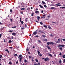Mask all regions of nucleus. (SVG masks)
I'll return each instance as SVG.
<instances>
[{
	"mask_svg": "<svg viewBox=\"0 0 65 65\" xmlns=\"http://www.w3.org/2000/svg\"><path fill=\"white\" fill-rule=\"evenodd\" d=\"M42 60H44V61H48L50 60V59L48 57L46 58H42Z\"/></svg>",
	"mask_w": 65,
	"mask_h": 65,
	"instance_id": "f257e3e1",
	"label": "nucleus"
},
{
	"mask_svg": "<svg viewBox=\"0 0 65 65\" xmlns=\"http://www.w3.org/2000/svg\"><path fill=\"white\" fill-rule=\"evenodd\" d=\"M37 52L38 54V55L39 56V57H41L42 56V54H40V52L39 51H38Z\"/></svg>",
	"mask_w": 65,
	"mask_h": 65,
	"instance_id": "f03ea898",
	"label": "nucleus"
},
{
	"mask_svg": "<svg viewBox=\"0 0 65 65\" xmlns=\"http://www.w3.org/2000/svg\"><path fill=\"white\" fill-rule=\"evenodd\" d=\"M47 47L48 49V50H51V47H49V46H48V45H47L46 46Z\"/></svg>",
	"mask_w": 65,
	"mask_h": 65,
	"instance_id": "7ed1b4c3",
	"label": "nucleus"
},
{
	"mask_svg": "<svg viewBox=\"0 0 65 65\" xmlns=\"http://www.w3.org/2000/svg\"><path fill=\"white\" fill-rule=\"evenodd\" d=\"M22 58H23L22 57L20 58H19V62H22Z\"/></svg>",
	"mask_w": 65,
	"mask_h": 65,
	"instance_id": "20e7f679",
	"label": "nucleus"
},
{
	"mask_svg": "<svg viewBox=\"0 0 65 65\" xmlns=\"http://www.w3.org/2000/svg\"><path fill=\"white\" fill-rule=\"evenodd\" d=\"M58 46V47H60V46H61L62 47H64V46H65V45H59Z\"/></svg>",
	"mask_w": 65,
	"mask_h": 65,
	"instance_id": "39448f33",
	"label": "nucleus"
},
{
	"mask_svg": "<svg viewBox=\"0 0 65 65\" xmlns=\"http://www.w3.org/2000/svg\"><path fill=\"white\" fill-rule=\"evenodd\" d=\"M33 34L36 35V34H37V32H34L33 33Z\"/></svg>",
	"mask_w": 65,
	"mask_h": 65,
	"instance_id": "423d86ee",
	"label": "nucleus"
},
{
	"mask_svg": "<svg viewBox=\"0 0 65 65\" xmlns=\"http://www.w3.org/2000/svg\"><path fill=\"white\" fill-rule=\"evenodd\" d=\"M39 6L41 8H43V7L41 6V5H39Z\"/></svg>",
	"mask_w": 65,
	"mask_h": 65,
	"instance_id": "0eeeda50",
	"label": "nucleus"
},
{
	"mask_svg": "<svg viewBox=\"0 0 65 65\" xmlns=\"http://www.w3.org/2000/svg\"><path fill=\"white\" fill-rule=\"evenodd\" d=\"M55 43L53 42H50V44H52V45H54V44Z\"/></svg>",
	"mask_w": 65,
	"mask_h": 65,
	"instance_id": "6e6552de",
	"label": "nucleus"
},
{
	"mask_svg": "<svg viewBox=\"0 0 65 65\" xmlns=\"http://www.w3.org/2000/svg\"><path fill=\"white\" fill-rule=\"evenodd\" d=\"M47 45H49V44H51V42H48L47 43Z\"/></svg>",
	"mask_w": 65,
	"mask_h": 65,
	"instance_id": "1a4fd4ad",
	"label": "nucleus"
},
{
	"mask_svg": "<svg viewBox=\"0 0 65 65\" xmlns=\"http://www.w3.org/2000/svg\"><path fill=\"white\" fill-rule=\"evenodd\" d=\"M48 56H50V57H52V55L50 53L48 54Z\"/></svg>",
	"mask_w": 65,
	"mask_h": 65,
	"instance_id": "9d476101",
	"label": "nucleus"
},
{
	"mask_svg": "<svg viewBox=\"0 0 65 65\" xmlns=\"http://www.w3.org/2000/svg\"><path fill=\"white\" fill-rule=\"evenodd\" d=\"M9 32H10V33H12V32H13V30L12 31L10 29L9 30Z\"/></svg>",
	"mask_w": 65,
	"mask_h": 65,
	"instance_id": "9b49d317",
	"label": "nucleus"
},
{
	"mask_svg": "<svg viewBox=\"0 0 65 65\" xmlns=\"http://www.w3.org/2000/svg\"><path fill=\"white\" fill-rule=\"evenodd\" d=\"M42 3L43 4H46L43 1H42Z\"/></svg>",
	"mask_w": 65,
	"mask_h": 65,
	"instance_id": "f8f14e48",
	"label": "nucleus"
},
{
	"mask_svg": "<svg viewBox=\"0 0 65 65\" xmlns=\"http://www.w3.org/2000/svg\"><path fill=\"white\" fill-rule=\"evenodd\" d=\"M51 8V9H54V10H55V9H56V8L54 7H52Z\"/></svg>",
	"mask_w": 65,
	"mask_h": 65,
	"instance_id": "ddd939ff",
	"label": "nucleus"
},
{
	"mask_svg": "<svg viewBox=\"0 0 65 65\" xmlns=\"http://www.w3.org/2000/svg\"><path fill=\"white\" fill-rule=\"evenodd\" d=\"M11 40H10L8 42V43H11Z\"/></svg>",
	"mask_w": 65,
	"mask_h": 65,
	"instance_id": "4468645a",
	"label": "nucleus"
},
{
	"mask_svg": "<svg viewBox=\"0 0 65 65\" xmlns=\"http://www.w3.org/2000/svg\"><path fill=\"white\" fill-rule=\"evenodd\" d=\"M22 5V7H24V6H24V4H21Z\"/></svg>",
	"mask_w": 65,
	"mask_h": 65,
	"instance_id": "2eb2a0df",
	"label": "nucleus"
},
{
	"mask_svg": "<svg viewBox=\"0 0 65 65\" xmlns=\"http://www.w3.org/2000/svg\"><path fill=\"white\" fill-rule=\"evenodd\" d=\"M27 9L28 11H30L31 10V9H30V8H28Z\"/></svg>",
	"mask_w": 65,
	"mask_h": 65,
	"instance_id": "dca6fc26",
	"label": "nucleus"
},
{
	"mask_svg": "<svg viewBox=\"0 0 65 65\" xmlns=\"http://www.w3.org/2000/svg\"><path fill=\"white\" fill-rule=\"evenodd\" d=\"M12 35H16V34L15 33H12Z\"/></svg>",
	"mask_w": 65,
	"mask_h": 65,
	"instance_id": "f3484780",
	"label": "nucleus"
},
{
	"mask_svg": "<svg viewBox=\"0 0 65 65\" xmlns=\"http://www.w3.org/2000/svg\"><path fill=\"white\" fill-rule=\"evenodd\" d=\"M35 61L37 62H38V60H37V59H35Z\"/></svg>",
	"mask_w": 65,
	"mask_h": 65,
	"instance_id": "a211bd4d",
	"label": "nucleus"
},
{
	"mask_svg": "<svg viewBox=\"0 0 65 65\" xmlns=\"http://www.w3.org/2000/svg\"><path fill=\"white\" fill-rule=\"evenodd\" d=\"M59 49L60 50H63V48L62 47H60L59 48Z\"/></svg>",
	"mask_w": 65,
	"mask_h": 65,
	"instance_id": "6ab92c4d",
	"label": "nucleus"
},
{
	"mask_svg": "<svg viewBox=\"0 0 65 65\" xmlns=\"http://www.w3.org/2000/svg\"><path fill=\"white\" fill-rule=\"evenodd\" d=\"M10 12L12 13V9H11L10 10Z\"/></svg>",
	"mask_w": 65,
	"mask_h": 65,
	"instance_id": "aec40b11",
	"label": "nucleus"
},
{
	"mask_svg": "<svg viewBox=\"0 0 65 65\" xmlns=\"http://www.w3.org/2000/svg\"><path fill=\"white\" fill-rule=\"evenodd\" d=\"M7 38L9 40V39H11V38H10V37H7Z\"/></svg>",
	"mask_w": 65,
	"mask_h": 65,
	"instance_id": "412c9836",
	"label": "nucleus"
},
{
	"mask_svg": "<svg viewBox=\"0 0 65 65\" xmlns=\"http://www.w3.org/2000/svg\"><path fill=\"white\" fill-rule=\"evenodd\" d=\"M35 13H39V11H35Z\"/></svg>",
	"mask_w": 65,
	"mask_h": 65,
	"instance_id": "4be33fe9",
	"label": "nucleus"
},
{
	"mask_svg": "<svg viewBox=\"0 0 65 65\" xmlns=\"http://www.w3.org/2000/svg\"><path fill=\"white\" fill-rule=\"evenodd\" d=\"M44 41H46L47 40V39H45L43 40Z\"/></svg>",
	"mask_w": 65,
	"mask_h": 65,
	"instance_id": "5701e85b",
	"label": "nucleus"
},
{
	"mask_svg": "<svg viewBox=\"0 0 65 65\" xmlns=\"http://www.w3.org/2000/svg\"><path fill=\"white\" fill-rule=\"evenodd\" d=\"M12 28H13V29H14L15 28H17V26H15L13 27Z\"/></svg>",
	"mask_w": 65,
	"mask_h": 65,
	"instance_id": "b1692460",
	"label": "nucleus"
},
{
	"mask_svg": "<svg viewBox=\"0 0 65 65\" xmlns=\"http://www.w3.org/2000/svg\"><path fill=\"white\" fill-rule=\"evenodd\" d=\"M5 51H6L7 52H8V53H9V52L8 51V49H6V50Z\"/></svg>",
	"mask_w": 65,
	"mask_h": 65,
	"instance_id": "393cba45",
	"label": "nucleus"
},
{
	"mask_svg": "<svg viewBox=\"0 0 65 65\" xmlns=\"http://www.w3.org/2000/svg\"><path fill=\"white\" fill-rule=\"evenodd\" d=\"M56 5H57V6H61V5H58V4H56Z\"/></svg>",
	"mask_w": 65,
	"mask_h": 65,
	"instance_id": "a878e982",
	"label": "nucleus"
},
{
	"mask_svg": "<svg viewBox=\"0 0 65 65\" xmlns=\"http://www.w3.org/2000/svg\"><path fill=\"white\" fill-rule=\"evenodd\" d=\"M43 27H45V28H47V27L46 26V25H44L43 26Z\"/></svg>",
	"mask_w": 65,
	"mask_h": 65,
	"instance_id": "bb28decb",
	"label": "nucleus"
},
{
	"mask_svg": "<svg viewBox=\"0 0 65 65\" xmlns=\"http://www.w3.org/2000/svg\"><path fill=\"white\" fill-rule=\"evenodd\" d=\"M27 61L26 59L24 60V62L25 63H26L27 62Z\"/></svg>",
	"mask_w": 65,
	"mask_h": 65,
	"instance_id": "cd10ccee",
	"label": "nucleus"
},
{
	"mask_svg": "<svg viewBox=\"0 0 65 65\" xmlns=\"http://www.w3.org/2000/svg\"><path fill=\"white\" fill-rule=\"evenodd\" d=\"M38 41V42L39 43H41V41H40V40H39Z\"/></svg>",
	"mask_w": 65,
	"mask_h": 65,
	"instance_id": "c85d7f7f",
	"label": "nucleus"
},
{
	"mask_svg": "<svg viewBox=\"0 0 65 65\" xmlns=\"http://www.w3.org/2000/svg\"><path fill=\"white\" fill-rule=\"evenodd\" d=\"M61 8H62V9H63V8H64V9H65V7H61Z\"/></svg>",
	"mask_w": 65,
	"mask_h": 65,
	"instance_id": "c756f323",
	"label": "nucleus"
},
{
	"mask_svg": "<svg viewBox=\"0 0 65 65\" xmlns=\"http://www.w3.org/2000/svg\"><path fill=\"white\" fill-rule=\"evenodd\" d=\"M44 7H45V8H46V7H47V6H46V5H44Z\"/></svg>",
	"mask_w": 65,
	"mask_h": 65,
	"instance_id": "7c9ffc66",
	"label": "nucleus"
},
{
	"mask_svg": "<svg viewBox=\"0 0 65 65\" xmlns=\"http://www.w3.org/2000/svg\"><path fill=\"white\" fill-rule=\"evenodd\" d=\"M12 64V62H9V64H10V65H11Z\"/></svg>",
	"mask_w": 65,
	"mask_h": 65,
	"instance_id": "2f4dec72",
	"label": "nucleus"
},
{
	"mask_svg": "<svg viewBox=\"0 0 65 65\" xmlns=\"http://www.w3.org/2000/svg\"><path fill=\"white\" fill-rule=\"evenodd\" d=\"M10 21H11V22H12V21H12V19H10Z\"/></svg>",
	"mask_w": 65,
	"mask_h": 65,
	"instance_id": "473e14b6",
	"label": "nucleus"
},
{
	"mask_svg": "<svg viewBox=\"0 0 65 65\" xmlns=\"http://www.w3.org/2000/svg\"><path fill=\"white\" fill-rule=\"evenodd\" d=\"M63 58H64V59H65V55L64 54L63 55Z\"/></svg>",
	"mask_w": 65,
	"mask_h": 65,
	"instance_id": "72a5a7b5",
	"label": "nucleus"
},
{
	"mask_svg": "<svg viewBox=\"0 0 65 65\" xmlns=\"http://www.w3.org/2000/svg\"><path fill=\"white\" fill-rule=\"evenodd\" d=\"M40 19V17L39 16H37V19Z\"/></svg>",
	"mask_w": 65,
	"mask_h": 65,
	"instance_id": "f704fd0d",
	"label": "nucleus"
},
{
	"mask_svg": "<svg viewBox=\"0 0 65 65\" xmlns=\"http://www.w3.org/2000/svg\"><path fill=\"white\" fill-rule=\"evenodd\" d=\"M21 23L22 24H23V21H21Z\"/></svg>",
	"mask_w": 65,
	"mask_h": 65,
	"instance_id": "c9c22d12",
	"label": "nucleus"
},
{
	"mask_svg": "<svg viewBox=\"0 0 65 65\" xmlns=\"http://www.w3.org/2000/svg\"><path fill=\"white\" fill-rule=\"evenodd\" d=\"M27 26V24H25V27H26Z\"/></svg>",
	"mask_w": 65,
	"mask_h": 65,
	"instance_id": "e433bc0d",
	"label": "nucleus"
},
{
	"mask_svg": "<svg viewBox=\"0 0 65 65\" xmlns=\"http://www.w3.org/2000/svg\"><path fill=\"white\" fill-rule=\"evenodd\" d=\"M29 59H31V56H29Z\"/></svg>",
	"mask_w": 65,
	"mask_h": 65,
	"instance_id": "4c0bfd02",
	"label": "nucleus"
},
{
	"mask_svg": "<svg viewBox=\"0 0 65 65\" xmlns=\"http://www.w3.org/2000/svg\"><path fill=\"white\" fill-rule=\"evenodd\" d=\"M62 62V61L60 60L59 61V63H60V64H61V62Z\"/></svg>",
	"mask_w": 65,
	"mask_h": 65,
	"instance_id": "58836bf2",
	"label": "nucleus"
},
{
	"mask_svg": "<svg viewBox=\"0 0 65 65\" xmlns=\"http://www.w3.org/2000/svg\"><path fill=\"white\" fill-rule=\"evenodd\" d=\"M25 29V28L24 27L23 28L22 27L21 28V30H23V29Z\"/></svg>",
	"mask_w": 65,
	"mask_h": 65,
	"instance_id": "ea45409f",
	"label": "nucleus"
},
{
	"mask_svg": "<svg viewBox=\"0 0 65 65\" xmlns=\"http://www.w3.org/2000/svg\"><path fill=\"white\" fill-rule=\"evenodd\" d=\"M33 14H34V13H32V14H31V15L32 16H33Z\"/></svg>",
	"mask_w": 65,
	"mask_h": 65,
	"instance_id": "a19ab883",
	"label": "nucleus"
},
{
	"mask_svg": "<svg viewBox=\"0 0 65 65\" xmlns=\"http://www.w3.org/2000/svg\"><path fill=\"white\" fill-rule=\"evenodd\" d=\"M20 22H22V21L21 20V17H20Z\"/></svg>",
	"mask_w": 65,
	"mask_h": 65,
	"instance_id": "79ce46f5",
	"label": "nucleus"
},
{
	"mask_svg": "<svg viewBox=\"0 0 65 65\" xmlns=\"http://www.w3.org/2000/svg\"><path fill=\"white\" fill-rule=\"evenodd\" d=\"M21 10H25V8H22Z\"/></svg>",
	"mask_w": 65,
	"mask_h": 65,
	"instance_id": "37998d69",
	"label": "nucleus"
},
{
	"mask_svg": "<svg viewBox=\"0 0 65 65\" xmlns=\"http://www.w3.org/2000/svg\"><path fill=\"white\" fill-rule=\"evenodd\" d=\"M1 36H2V34H0V38H1Z\"/></svg>",
	"mask_w": 65,
	"mask_h": 65,
	"instance_id": "c03bdc74",
	"label": "nucleus"
},
{
	"mask_svg": "<svg viewBox=\"0 0 65 65\" xmlns=\"http://www.w3.org/2000/svg\"><path fill=\"white\" fill-rule=\"evenodd\" d=\"M50 36H52V37H53V36H54V35L52 34L50 35Z\"/></svg>",
	"mask_w": 65,
	"mask_h": 65,
	"instance_id": "a18cd8bd",
	"label": "nucleus"
},
{
	"mask_svg": "<svg viewBox=\"0 0 65 65\" xmlns=\"http://www.w3.org/2000/svg\"><path fill=\"white\" fill-rule=\"evenodd\" d=\"M40 23L41 25H43V23H42L41 22H40Z\"/></svg>",
	"mask_w": 65,
	"mask_h": 65,
	"instance_id": "49530a36",
	"label": "nucleus"
},
{
	"mask_svg": "<svg viewBox=\"0 0 65 65\" xmlns=\"http://www.w3.org/2000/svg\"><path fill=\"white\" fill-rule=\"evenodd\" d=\"M0 58H2V55H0Z\"/></svg>",
	"mask_w": 65,
	"mask_h": 65,
	"instance_id": "de8ad7c7",
	"label": "nucleus"
},
{
	"mask_svg": "<svg viewBox=\"0 0 65 65\" xmlns=\"http://www.w3.org/2000/svg\"><path fill=\"white\" fill-rule=\"evenodd\" d=\"M52 22V24H53V23H54V24H55V22Z\"/></svg>",
	"mask_w": 65,
	"mask_h": 65,
	"instance_id": "09e8293b",
	"label": "nucleus"
},
{
	"mask_svg": "<svg viewBox=\"0 0 65 65\" xmlns=\"http://www.w3.org/2000/svg\"><path fill=\"white\" fill-rule=\"evenodd\" d=\"M61 55H62V53H60L59 54V55H60V56H61Z\"/></svg>",
	"mask_w": 65,
	"mask_h": 65,
	"instance_id": "8fccbe9b",
	"label": "nucleus"
},
{
	"mask_svg": "<svg viewBox=\"0 0 65 65\" xmlns=\"http://www.w3.org/2000/svg\"><path fill=\"white\" fill-rule=\"evenodd\" d=\"M38 65H40V63L38 62Z\"/></svg>",
	"mask_w": 65,
	"mask_h": 65,
	"instance_id": "3c124183",
	"label": "nucleus"
},
{
	"mask_svg": "<svg viewBox=\"0 0 65 65\" xmlns=\"http://www.w3.org/2000/svg\"><path fill=\"white\" fill-rule=\"evenodd\" d=\"M48 28H49V29H51V27H50V26H49L48 27Z\"/></svg>",
	"mask_w": 65,
	"mask_h": 65,
	"instance_id": "603ef678",
	"label": "nucleus"
},
{
	"mask_svg": "<svg viewBox=\"0 0 65 65\" xmlns=\"http://www.w3.org/2000/svg\"><path fill=\"white\" fill-rule=\"evenodd\" d=\"M62 40H63V41H65V39H62Z\"/></svg>",
	"mask_w": 65,
	"mask_h": 65,
	"instance_id": "864d4df0",
	"label": "nucleus"
},
{
	"mask_svg": "<svg viewBox=\"0 0 65 65\" xmlns=\"http://www.w3.org/2000/svg\"><path fill=\"white\" fill-rule=\"evenodd\" d=\"M34 65H38V64L37 63H35L34 64Z\"/></svg>",
	"mask_w": 65,
	"mask_h": 65,
	"instance_id": "5fc2aeb1",
	"label": "nucleus"
},
{
	"mask_svg": "<svg viewBox=\"0 0 65 65\" xmlns=\"http://www.w3.org/2000/svg\"><path fill=\"white\" fill-rule=\"evenodd\" d=\"M42 36H43V37H45V35H42Z\"/></svg>",
	"mask_w": 65,
	"mask_h": 65,
	"instance_id": "6e6d98bb",
	"label": "nucleus"
},
{
	"mask_svg": "<svg viewBox=\"0 0 65 65\" xmlns=\"http://www.w3.org/2000/svg\"><path fill=\"white\" fill-rule=\"evenodd\" d=\"M26 51H29V49H28V48H27L26 49Z\"/></svg>",
	"mask_w": 65,
	"mask_h": 65,
	"instance_id": "4d7b16f0",
	"label": "nucleus"
},
{
	"mask_svg": "<svg viewBox=\"0 0 65 65\" xmlns=\"http://www.w3.org/2000/svg\"><path fill=\"white\" fill-rule=\"evenodd\" d=\"M45 15H46L45 14H44V15H43V17H45Z\"/></svg>",
	"mask_w": 65,
	"mask_h": 65,
	"instance_id": "13d9d810",
	"label": "nucleus"
},
{
	"mask_svg": "<svg viewBox=\"0 0 65 65\" xmlns=\"http://www.w3.org/2000/svg\"><path fill=\"white\" fill-rule=\"evenodd\" d=\"M21 56H22V55H19V56L20 57H21Z\"/></svg>",
	"mask_w": 65,
	"mask_h": 65,
	"instance_id": "bf43d9fd",
	"label": "nucleus"
},
{
	"mask_svg": "<svg viewBox=\"0 0 65 65\" xmlns=\"http://www.w3.org/2000/svg\"><path fill=\"white\" fill-rule=\"evenodd\" d=\"M20 13H21L22 14H23V12H20Z\"/></svg>",
	"mask_w": 65,
	"mask_h": 65,
	"instance_id": "052dcab7",
	"label": "nucleus"
},
{
	"mask_svg": "<svg viewBox=\"0 0 65 65\" xmlns=\"http://www.w3.org/2000/svg\"><path fill=\"white\" fill-rule=\"evenodd\" d=\"M36 22H37V23H39V22H38V21H37L36 20Z\"/></svg>",
	"mask_w": 65,
	"mask_h": 65,
	"instance_id": "680f3d73",
	"label": "nucleus"
},
{
	"mask_svg": "<svg viewBox=\"0 0 65 65\" xmlns=\"http://www.w3.org/2000/svg\"><path fill=\"white\" fill-rule=\"evenodd\" d=\"M51 6H55V5L52 4V5H51Z\"/></svg>",
	"mask_w": 65,
	"mask_h": 65,
	"instance_id": "e2e57ef3",
	"label": "nucleus"
},
{
	"mask_svg": "<svg viewBox=\"0 0 65 65\" xmlns=\"http://www.w3.org/2000/svg\"><path fill=\"white\" fill-rule=\"evenodd\" d=\"M38 10V9H37V8H36V10Z\"/></svg>",
	"mask_w": 65,
	"mask_h": 65,
	"instance_id": "0e129e2a",
	"label": "nucleus"
},
{
	"mask_svg": "<svg viewBox=\"0 0 65 65\" xmlns=\"http://www.w3.org/2000/svg\"><path fill=\"white\" fill-rule=\"evenodd\" d=\"M41 12H42V13H43V11L42 10L41 11Z\"/></svg>",
	"mask_w": 65,
	"mask_h": 65,
	"instance_id": "69168bd1",
	"label": "nucleus"
},
{
	"mask_svg": "<svg viewBox=\"0 0 65 65\" xmlns=\"http://www.w3.org/2000/svg\"><path fill=\"white\" fill-rule=\"evenodd\" d=\"M63 62H65V59L63 60Z\"/></svg>",
	"mask_w": 65,
	"mask_h": 65,
	"instance_id": "338daca9",
	"label": "nucleus"
},
{
	"mask_svg": "<svg viewBox=\"0 0 65 65\" xmlns=\"http://www.w3.org/2000/svg\"><path fill=\"white\" fill-rule=\"evenodd\" d=\"M40 33H43V31H41Z\"/></svg>",
	"mask_w": 65,
	"mask_h": 65,
	"instance_id": "774afa93",
	"label": "nucleus"
}]
</instances>
